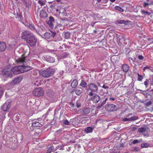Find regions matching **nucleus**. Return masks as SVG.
Segmentation results:
<instances>
[{"label": "nucleus", "instance_id": "bb28decb", "mask_svg": "<svg viewBox=\"0 0 153 153\" xmlns=\"http://www.w3.org/2000/svg\"><path fill=\"white\" fill-rule=\"evenodd\" d=\"M149 146V144L146 143H143L141 145L142 148H147Z\"/></svg>", "mask_w": 153, "mask_h": 153}, {"label": "nucleus", "instance_id": "39448f33", "mask_svg": "<svg viewBox=\"0 0 153 153\" xmlns=\"http://www.w3.org/2000/svg\"><path fill=\"white\" fill-rule=\"evenodd\" d=\"M7 67L5 68L2 72V75L4 77H11L13 76L12 72L10 69H7Z\"/></svg>", "mask_w": 153, "mask_h": 153}, {"label": "nucleus", "instance_id": "7ed1b4c3", "mask_svg": "<svg viewBox=\"0 0 153 153\" xmlns=\"http://www.w3.org/2000/svg\"><path fill=\"white\" fill-rule=\"evenodd\" d=\"M54 73V69L49 68L46 70L42 69L39 71V74L43 76L48 78L52 75Z\"/></svg>", "mask_w": 153, "mask_h": 153}, {"label": "nucleus", "instance_id": "774afa93", "mask_svg": "<svg viewBox=\"0 0 153 153\" xmlns=\"http://www.w3.org/2000/svg\"><path fill=\"white\" fill-rule=\"evenodd\" d=\"M130 115H129V114H128V115H126V117H129Z\"/></svg>", "mask_w": 153, "mask_h": 153}, {"label": "nucleus", "instance_id": "8fccbe9b", "mask_svg": "<svg viewBox=\"0 0 153 153\" xmlns=\"http://www.w3.org/2000/svg\"><path fill=\"white\" fill-rule=\"evenodd\" d=\"M138 58L139 59L142 60L144 59L143 57L141 55H140L138 56Z\"/></svg>", "mask_w": 153, "mask_h": 153}, {"label": "nucleus", "instance_id": "dca6fc26", "mask_svg": "<svg viewBox=\"0 0 153 153\" xmlns=\"http://www.w3.org/2000/svg\"><path fill=\"white\" fill-rule=\"evenodd\" d=\"M38 126V120H34L32 123L30 128L32 130H33L34 129L33 128L37 127Z\"/></svg>", "mask_w": 153, "mask_h": 153}, {"label": "nucleus", "instance_id": "6ab92c4d", "mask_svg": "<svg viewBox=\"0 0 153 153\" xmlns=\"http://www.w3.org/2000/svg\"><path fill=\"white\" fill-rule=\"evenodd\" d=\"M122 68L123 71L125 72H127L129 69L128 66L126 64L123 65L122 66Z\"/></svg>", "mask_w": 153, "mask_h": 153}, {"label": "nucleus", "instance_id": "603ef678", "mask_svg": "<svg viewBox=\"0 0 153 153\" xmlns=\"http://www.w3.org/2000/svg\"><path fill=\"white\" fill-rule=\"evenodd\" d=\"M102 87L105 89H107L109 87L108 86H106L105 85H103Z\"/></svg>", "mask_w": 153, "mask_h": 153}, {"label": "nucleus", "instance_id": "680f3d73", "mask_svg": "<svg viewBox=\"0 0 153 153\" xmlns=\"http://www.w3.org/2000/svg\"><path fill=\"white\" fill-rule=\"evenodd\" d=\"M124 144H123V143H122L121 144H120V146L122 147H124Z\"/></svg>", "mask_w": 153, "mask_h": 153}, {"label": "nucleus", "instance_id": "5701e85b", "mask_svg": "<svg viewBox=\"0 0 153 153\" xmlns=\"http://www.w3.org/2000/svg\"><path fill=\"white\" fill-rule=\"evenodd\" d=\"M128 21H125L123 20H118L116 21L117 23L118 24H124L125 25H126Z\"/></svg>", "mask_w": 153, "mask_h": 153}, {"label": "nucleus", "instance_id": "338daca9", "mask_svg": "<svg viewBox=\"0 0 153 153\" xmlns=\"http://www.w3.org/2000/svg\"><path fill=\"white\" fill-rule=\"evenodd\" d=\"M110 1L112 2H113L115 1V0H110Z\"/></svg>", "mask_w": 153, "mask_h": 153}, {"label": "nucleus", "instance_id": "2f4dec72", "mask_svg": "<svg viewBox=\"0 0 153 153\" xmlns=\"http://www.w3.org/2000/svg\"><path fill=\"white\" fill-rule=\"evenodd\" d=\"M28 26L30 29L33 30H36L34 25L32 24H29Z\"/></svg>", "mask_w": 153, "mask_h": 153}, {"label": "nucleus", "instance_id": "c9c22d12", "mask_svg": "<svg viewBox=\"0 0 153 153\" xmlns=\"http://www.w3.org/2000/svg\"><path fill=\"white\" fill-rule=\"evenodd\" d=\"M80 101L79 100H77L76 102V106L77 108H79L81 106V105L79 103Z\"/></svg>", "mask_w": 153, "mask_h": 153}, {"label": "nucleus", "instance_id": "ea45409f", "mask_svg": "<svg viewBox=\"0 0 153 153\" xmlns=\"http://www.w3.org/2000/svg\"><path fill=\"white\" fill-rule=\"evenodd\" d=\"M152 104V102L150 101H149L148 102H145L144 105L146 106H149L150 105Z\"/></svg>", "mask_w": 153, "mask_h": 153}, {"label": "nucleus", "instance_id": "4d7b16f0", "mask_svg": "<svg viewBox=\"0 0 153 153\" xmlns=\"http://www.w3.org/2000/svg\"><path fill=\"white\" fill-rule=\"evenodd\" d=\"M62 130H60V129H59V130H58L57 131H56V132H57V134H59V133H60V132H62Z\"/></svg>", "mask_w": 153, "mask_h": 153}, {"label": "nucleus", "instance_id": "a878e982", "mask_svg": "<svg viewBox=\"0 0 153 153\" xmlns=\"http://www.w3.org/2000/svg\"><path fill=\"white\" fill-rule=\"evenodd\" d=\"M44 94V91L42 88L39 87V97L42 96Z\"/></svg>", "mask_w": 153, "mask_h": 153}, {"label": "nucleus", "instance_id": "423d86ee", "mask_svg": "<svg viewBox=\"0 0 153 153\" xmlns=\"http://www.w3.org/2000/svg\"><path fill=\"white\" fill-rule=\"evenodd\" d=\"M88 89L91 91V92H96L98 90L97 86L94 83H90L88 85Z\"/></svg>", "mask_w": 153, "mask_h": 153}, {"label": "nucleus", "instance_id": "58836bf2", "mask_svg": "<svg viewBox=\"0 0 153 153\" xmlns=\"http://www.w3.org/2000/svg\"><path fill=\"white\" fill-rule=\"evenodd\" d=\"M117 57L115 56H112L111 58V61L113 62H115Z\"/></svg>", "mask_w": 153, "mask_h": 153}, {"label": "nucleus", "instance_id": "6e6552de", "mask_svg": "<svg viewBox=\"0 0 153 153\" xmlns=\"http://www.w3.org/2000/svg\"><path fill=\"white\" fill-rule=\"evenodd\" d=\"M46 23L50 27L53 28L54 27L55 23V20L52 16H50L49 20L46 21Z\"/></svg>", "mask_w": 153, "mask_h": 153}, {"label": "nucleus", "instance_id": "69168bd1", "mask_svg": "<svg viewBox=\"0 0 153 153\" xmlns=\"http://www.w3.org/2000/svg\"><path fill=\"white\" fill-rule=\"evenodd\" d=\"M18 17L19 18H21V17H22V16L20 15H19L18 16Z\"/></svg>", "mask_w": 153, "mask_h": 153}, {"label": "nucleus", "instance_id": "13d9d810", "mask_svg": "<svg viewBox=\"0 0 153 153\" xmlns=\"http://www.w3.org/2000/svg\"><path fill=\"white\" fill-rule=\"evenodd\" d=\"M96 22H94L93 23H92L91 24V25L92 26L94 27V24L96 23Z\"/></svg>", "mask_w": 153, "mask_h": 153}, {"label": "nucleus", "instance_id": "2eb2a0df", "mask_svg": "<svg viewBox=\"0 0 153 153\" xmlns=\"http://www.w3.org/2000/svg\"><path fill=\"white\" fill-rule=\"evenodd\" d=\"M90 111V110L89 108H85L80 111V114L83 115H85L89 114Z\"/></svg>", "mask_w": 153, "mask_h": 153}, {"label": "nucleus", "instance_id": "864d4df0", "mask_svg": "<svg viewBox=\"0 0 153 153\" xmlns=\"http://www.w3.org/2000/svg\"><path fill=\"white\" fill-rule=\"evenodd\" d=\"M68 55V54L67 53H64L62 57L63 58H64L65 57L67 56Z\"/></svg>", "mask_w": 153, "mask_h": 153}, {"label": "nucleus", "instance_id": "9b49d317", "mask_svg": "<svg viewBox=\"0 0 153 153\" xmlns=\"http://www.w3.org/2000/svg\"><path fill=\"white\" fill-rule=\"evenodd\" d=\"M22 79V78L21 76H18L15 78L12 81V84L13 85H15L19 83Z\"/></svg>", "mask_w": 153, "mask_h": 153}, {"label": "nucleus", "instance_id": "79ce46f5", "mask_svg": "<svg viewBox=\"0 0 153 153\" xmlns=\"http://www.w3.org/2000/svg\"><path fill=\"white\" fill-rule=\"evenodd\" d=\"M5 118V115L4 114H2L0 116V120L2 121Z\"/></svg>", "mask_w": 153, "mask_h": 153}, {"label": "nucleus", "instance_id": "412c9836", "mask_svg": "<svg viewBox=\"0 0 153 153\" xmlns=\"http://www.w3.org/2000/svg\"><path fill=\"white\" fill-rule=\"evenodd\" d=\"M148 129L147 127H143L140 128L138 129V131L139 132H140L141 133H143L144 132L146 131V130L147 129Z\"/></svg>", "mask_w": 153, "mask_h": 153}, {"label": "nucleus", "instance_id": "f8f14e48", "mask_svg": "<svg viewBox=\"0 0 153 153\" xmlns=\"http://www.w3.org/2000/svg\"><path fill=\"white\" fill-rule=\"evenodd\" d=\"M48 14L46 11L44 10H42L40 12V16L41 18L44 19L48 16Z\"/></svg>", "mask_w": 153, "mask_h": 153}, {"label": "nucleus", "instance_id": "09e8293b", "mask_svg": "<svg viewBox=\"0 0 153 153\" xmlns=\"http://www.w3.org/2000/svg\"><path fill=\"white\" fill-rule=\"evenodd\" d=\"M3 91L2 88L0 87V97L3 95Z\"/></svg>", "mask_w": 153, "mask_h": 153}, {"label": "nucleus", "instance_id": "9d476101", "mask_svg": "<svg viewBox=\"0 0 153 153\" xmlns=\"http://www.w3.org/2000/svg\"><path fill=\"white\" fill-rule=\"evenodd\" d=\"M116 106L113 104H107L105 106V108L108 111H112L114 110Z\"/></svg>", "mask_w": 153, "mask_h": 153}, {"label": "nucleus", "instance_id": "4468645a", "mask_svg": "<svg viewBox=\"0 0 153 153\" xmlns=\"http://www.w3.org/2000/svg\"><path fill=\"white\" fill-rule=\"evenodd\" d=\"M138 118V117L137 116H135L128 118H124L123 119V120L124 121H132L137 120Z\"/></svg>", "mask_w": 153, "mask_h": 153}, {"label": "nucleus", "instance_id": "c03bdc74", "mask_svg": "<svg viewBox=\"0 0 153 153\" xmlns=\"http://www.w3.org/2000/svg\"><path fill=\"white\" fill-rule=\"evenodd\" d=\"M140 142V141H139L138 140H134L132 142V143L133 144H136L137 143H139Z\"/></svg>", "mask_w": 153, "mask_h": 153}, {"label": "nucleus", "instance_id": "ddd939ff", "mask_svg": "<svg viewBox=\"0 0 153 153\" xmlns=\"http://www.w3.org/2000/svg\"><path fill=\"white\" fill-rule=\"evenodd\" d=\"M6 45L4 42H0V52L4 51L6 49Z\"/></svg>", "mask_w": 153, "mask_h": 153}, {"label": "nucleus", "instance_id": "1a4fd4ad", "mask_svg": "<svg viewBox=\"0 0 153 153\" xmlns=\"http://www.w3.org/2000/svg\"><path fill=\"white\" fill-rule=\"evenodd\" d=\"M11 102L10 100H7L5 103L2 106L1 108L4 111H7L8 109L10 107L11 104Z\"/></svg>", "mask_w": 153, "mask_h": 153}, {"label": "nucleus", "instance_id": "72a5a7b5", "mask_svg": "<svg viewBox=\"0 0 153 153\" xmlns=\"http://www.w3.org/2000/svg\"><path fill=\"white\" fill-rule=\"evenodd\" d=\"M115 9L119 10L120 12H123V10L121 7L119 6H116L115 7Z\"/></svg>", "mask_w": 153, "mask_h": 153}, {"label": "nucleus", "instance_id": "a18cd8bd", "mask_svg": "<svg viewBox=\"0 0 153 153\" xmlns=\"http://www.w3.org/2000/svg\"><path fill=\"white\" fill-rule=\"evenodd\" d=\"M144 5L143 7H146L147 5H151L152 4V3H147L146 2H144Z\"/></svg>", "mask_w": 153, "mask_h": 153}, {"label": "nucleus", "instance_id": "052dcab7", "mask_svg": "<svg viewBox=\"0 0 153 153\" xmlns=\"http://www.w3.org/2000/svg\"><path fill=\"white\" fill-rule=\"evenodd\" d=\"M42 132L41 130L39 128V134Z\"/></svg>", "mask_w": 153, "mask_h": 153}, {"label": "nucleus", "instance_id": "cd10ccee", "mask_svg": "<svg viewBox=\"0 0 153 153\" xmlns=\"http://www.w3.org/2000/svg\"><path fill=\"white\" fill-rule=\"evenodd\" d=\"M70 33L68 32H66L65 34V38L66 39H68L70 38Z\"/></svg>", "mask_w": 153, "mask_h": 153}, {"label": "nucleus", "instance_id": "7c9ffc66", "mask_svg": "<svg viewBox=\"0 0 153 153\" xmlns=\"http://www.w3.org/2000/svg\"><path fill=\"white\" fill-rule=\"evenodd\" d=\"M137 75L138 76L137 80L139 81H141L143 78V76L142 75H140L139 73H137Z\"/></svg>", "mask_w": 153, "mask_h": 153}, {"label": "nucleus", "instance_id": "c756f323", "mask_svg": "<svg viewBox=\"0 0 153 153\" xmlns=\"http://www.w3.org/2000/svg\"><path fill=\"white\" fill-rule=\"evenodd\" d=\"M50 32H46L45 33L44 36L45 37L48 39H49L51 38Z\"/></svg>", "mask_w": 153, "mask_h": 153}, {"label": "nucleus", "instance_id": "0e129e2a", "mask_svg": "<svg viewBox=\"0 0 153 153\" xmlns=\"http://www.w3.org/2000/svg\"><path fill=\"white\" fill-rule=\"evenodd\" d=\"M134 150L135 151H137L138 150L137 149V148H135L134 149Z\"/></svg>", "mask_w": 153, "mask_h": 153}, {"label": "nucleus", "instance_id": "473e14b6", "mask_svg": "<svg viewBox=\"0 0 153 153\" xmlns=\"http://www.w3.org/2000/svg\"><path fill=\"white\" fill-rule=\"evenodd\" d=\"M14 116H15V120H16L18 121L20 120V116L19 114H15L14 115Z\"/></svg>", "mask_w": 153, "mask_h": 153}, {"label": "nucleus", "instance_id": "e433bc0d", "mask_svg": "<svg viewBox=\"0 0 153 153\" xmlns=\"http://www.w3.org/2000/svg\"><path fill=\"white\" fill-rule=\"evenodd\" d=\"M50 37H54L56 34V32H53L51 31L50 32Z\"/></svg>", "mask_w": 153, "mask_h": 153}, {"label": "nucleus", "instance_id": "37998d69", "mask_svg": "<svg viewBox=\"0 0 153 153\" xmlns=\"http://www.w3.org/2000/svg\"><path fill=\"white\" fill-rule=\"evenodd\" d=\"M63 123L65 125H70V122L67 120H65L64 121Z\"/></svg>", "mask_w": 153, "mask_h": 153}, {"label": "nucleus", "instance_id": "de8ad7c7", "mask_svg": "<svg viewBox=\"0 0 153 153\" xmlns=\"http://www.w3.org/2000/svg\"><path fill=\"white\" fill-rule=\"evenodd\" d=\"M140 93L143 94L145 97H147V94H148L147 93H145L143 92H140Z\"/></svg>", "mask_w": 153, "mask_h": 153}, {"label": "nucleus", "instance_id": "f03ea898", "mask_svg": "<svg viewBox=\"0 0 153 153\" xmlns=\"http://www.w3.org/2000/svg\"><path fill=\"white\" fill-rule=\"evenodd\" d=\"M21 37L22 39L25 40L31 46H33L36 45V40L34 35L30 31H24L22 34Z\"/></svg>", "mask_w": 153, "mask_h": 153}, {"label": "nucleus", "instance_id": "f704fd0d", "mask_svg": "<svg viewBox=\"0 0 153 153\" xmlns=\"http://www.w3.org/2000/svg\"><path fill=\"white\" fill-rule=\"evenodd\" d=\"M45 2L46 1H45L39 0V4H40L41 6L45 5Z\"/></svg>", "mask_w": 153, "mask_h": 153}, {"label": "nucleus", "instance_id": "4be33fe9", "mask_svg": "<svg viewBox=\"0 0 153 153\" xmlns=\"http://www.w3.org/2000/svg\"><path fill=\"white\" fill-rule=\"evenodd\" d=\"M80 85L81 87L85 88L87 86V83L84 80H82Z\"/></svg>", "mask_w": 153, "mask_h": 153}, {"label": "nucleus", "instance_id": "49530a36", "mask_svg": "<svg viewBox=\"0 0 153 153\" xmlns=\"http://www.w3.org/2000/svg\"><path fill=\"white\" fill-rule=\"evenodd\" d=\"M75 119H76L75 118L71 119V120H70V121L69 122L70 124L71 123L73 125L74 124L73 122H74V121H75Z\"/></svg>", "mask_w": 153, "mask_h": 153}, {"label": "nucleus", "instance_id": "b1692460", "mask_svg": "<svg viewBox=\"0 0 153 153\" xmlns=\"http://www.w3.org/2000/svg\"><path fill=\"white\" fill-rule=\"evenodd\" d=\"M93 130V128L91 127H87L85 129V131L87 133L91 132Z\"/></svg>", "mask_w": 153, "mask_h": 153}, {"label": "nucleus", "instance_id": "c85d7f7f", "mask_svg": "<svg viewBox=\"0 0 153 153\" xmlns=\"http://www.w3.org/2000/svg\"><path fill=\"white\" fill-rule=\"evenodd\" d=\"M53 147L52 146H51L48 149L46 153H51L52 152H53Z\"/></svg>", "mask_w": 153, "mask_h": 153}, {"label": "nucleus", "instance_id": "aec40b11", "mask_svg": "<svg viewBox=\"0 0 153 153\" xmlns=\"http://www.w3.org/2000/svg\"><path fill=\"white\" fill-rule=\"evenodd\" d=\"M77 85L78 81L76 79H74L71 83V85L72 88H75L76 87Z\"/></svg>", "mask_w": 153, "mask_h": 153}, {"label": "nucleus", "instance_id": "4c0bfd02", "mask_svg": "<svg viewBox=\"0 0 153 153\" xmlns=\"http://www.w3.org/2000/svg\"><path fill=\"white\" fill-rule=\"evenodd\" d=\"M141 12L143 14H145V15H150L151 14L150 13L144 10H142L141 11Z\"/></svg>", "mask_w": 153, "mask_h": 153}, {"label": "nucleus", "instance_id": "a19ab883", "mask_svg": "<svg viewBox=\"0 0 153 153\" xmlns=\"http://www.w3.org/2000/svg\"><path fill=\"white\" fill-rule=\"evenodd\" d=\"M151 79H146V81H145L144 82V84L146 86V87L147 88V85H148V83L149 82V80H151Z\"/></svg>", "mask_w": 153, "mask_h": 153}, {"label": "nucleus", "instance_id": "f3484780", "mask_svg": "<svg viewBox=\"0 0 153 153\" xmlns=\"http://www.w3.org/2000/svg\"><path fill=\"white\" fill-rule=\"evenodd\" d=\"M82 88H77L75 89V91L77 95H80L82 93Z\"/></svg>", "mask_w": 153, "mask_h": 153}, {"label": "nucleus", "instance_id": "bf43d9fd", "mask_svg": "<svg viewBox=\"0 0 153 153\" xmlns=\"http://www.w3.org/2000/svg\"><path fill=\"white\" fill-rule=\"evenodd\" d=\"M137 91H140L141 92H145L146 91H143L142 90H141L139 89H137Z\"/></svg>", "mask_w": 153, "mask_h": 153}, {"label": "nucleus", "instance_id": "e2e57ef3", "mask_svg": "<svg viewBox=\"0 0 153 153\" xmlns=\"http://www.w3.org/2000/svg\"><path fill=\"white\" fill-rule=\"evenodd\" d=\"M97 85H99V86H101V85H100V83L98 82H97Z\"/></svg>", "mask_w": 153, "mask_h": 153}, {"label": "nucleus", "instance_id": "0eeeda50", "mask_svg": "<svg viewBox=\"0 0 153 153\" xmlns=\"http://www.w3.org/2000/svg\"><path fill=\"white\" fill-rule=\"evenodd\" d=\"M108 97L105 95L102 96L101 97V100H102L103 99H104V100H103L101 103L98 104L97 107V108L100 109L102 108L103 105L105 104L106 101L108 100Z\"/></svg>", "mask_w": 153, "mask_h": 153}, {"label": "nucleus", "instance_id": "5fc2aeb1", "mask_svg": "<svg viewBox=\"0 0 153 153\" xmlns=\"http://www.w3.org/2000/svg\"><path fill=\"white\" fill-rule=\"evenodd\" d=\"M131 128H132V131H135V130H136V129L137 128V127H132Z\"/></svg>", "mask_w": 153, "mask_h": 153}, {"label": "nucleus", "instance_id": "f257e3e1", "mask_svg": "<svg viewBox=\"0 0 153 153\" xmlns=\"http://www.w3.org/2000/svg\"><path fill=\"white\" fill-rule=\"evenodd\" d=\"M18 64L19 65L11 69L13 74H20L27 72L32 69L31 67L27 65V61L25 57L18 58L17 60Z\"/></svg>", "mask_w": 153, "mask_h": 153}, {"label": "nucleus", "instance_id": "6e6d98bb", "mask_svg": "<svg viewBox=\"0 0 153 153\" xmlns=\"http://www.w3.org/2000/svg\"><path fill=\"white\" fill-rule=\"evenodd\" d=\"M115 100V98H111V97H110L109 99V100L110 101H111V100L114 101Z\"/></svg>", "mask_w": 153, "mask_h": 153}, {"label": "nucleus", "instance_id": "20e7f679", "mask_svg": "<svg viewBox=\"0 0 153 153\" xmlns=\"http://www.w3.org/2000/svg\"><path fill=\"white\" fill-rule=\"evenodd\" d=\"M88 95L91 96V100L92 101L93 103H97L101 99V97L98 94H93L92 92H90L88 94Z\"/></svg>", "mask_w": 153, "mask_h": 153}, {"label": "nucleus", "instance_id": "3c124183", "mask_svg": "<svg viewBox=\"0 0 153 153\" xmlns=\"http://www.w3.org/2000/svg\"><path fill=\"white\" fill-rule=\"evenodd\" d=\"M150 68V67H148V66L145 67L143 69V71H144L146 69H149Z\"/></svg>", "mask_w": 153, "mask_h": 153}, {"label": "nucleus", "instance_id": "a211bd4d", "mask_svg": "<svg viewBox=\"0 0 153 153\" xmlns=\"http://www.w3.org/2000/svg\"><path fill=\"white\" fill-rule=\"evenodd\" d=\"M46 60L48 62L51 63H53L55 61L54 58L50 56L46 57Z\"/></svg>", "mask_w": 153, "mask_h": 153}, {"label": "nucleus", "instance_id": "393cba45", "mask_svg": "<svg viewBox=\"0 0 153 153\" xmlns=\"http://www.w3.org/2000/svg\"><path fill=\"white\" fill-rule=\"evenodd\" d=\"M33 94L36 96H38V89L36 88L33 92Z\"/></svg>", "mask_w": 153, "mask_h": 153}]
</instances>
